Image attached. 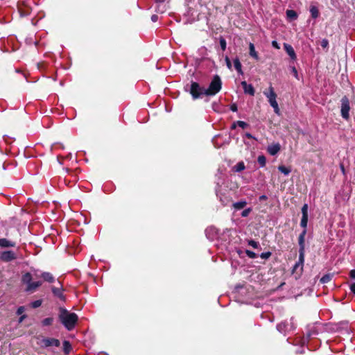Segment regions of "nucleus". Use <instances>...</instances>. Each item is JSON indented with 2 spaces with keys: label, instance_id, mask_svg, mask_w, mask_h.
Listing matches in <instances>:
<instances>
[{
  "label": "nucleus",
  "instance_id": "nucleus-1",
  "mask_svg": "<svg viewBox=\"0 0 355 355\" xmlns=\"http://www.w3.org/2000/svg\"><path fill=\"white\" fill-rule=\"evenodd\" d=\"M58 319L68 331H71L78 321V316L76 313H71L64 307H60Z\"/></svg>",
  "mask_w": 355,
  "mask_h": 355
},
{
  "label": "nucleus",
  "instance_id": "nucleus-2",
  "mask_svg": "<svg viewBox=\"0 0 355 355\" xmlns=\"http://www.w3.org/2000/svg\"><path fill=\"white\" fill-rule=\"evenodd\" d=\"M33 277L35 278H40V275H38L37 272H35L34 275H32L31 272H26L21 276V281L23 284L26 286L25 291L27 293H33L35 292L37 289L43 284V282L41 280L33 282L32 280Z\"/></svg>",
  "mask_w": 355,
  "mask_h": 355
},
{
  "label": "nucleus",
  "instance_id": "nucleus-3",
  "mask_svg": "<svg viewBox=\"0 0 355 355\" xmlns=\"http://www.w3.org/2000/svg\"><path fill=\"white\" fill-rule=\"evenodd\" d=\"M222 89V80L218 75L214 76L207 89H205V95L207 96H215Z\"/></svg>",
  "mask_w": 355,
  "mask_h": 355
},
{
  "label": "nucleus",
  "instance_id": "nucleus-4",
  "mask_svg": "<svg viewBox=\"0 0 355 355\" xmlns=\"http://www.w3.org/2000/svg\"><path fill=\"white\" fill-rule=\"evenodd\" d=\"M263 94L268 98L270 106L274 109V112L276 114H279V108L276 100L277 96L272 85H270L268 89L263 91Z\"/></svg>",
  "mask_w": 355,
  "mask_h": 355
},
{
  "label": "nucleus",
  "instance_id": "nucleus-5",
  "mask_svg": "<svg viewBox=\"0 0 355 355\" xmlns=\"http://www.w3.org/2000/svg\"><path fill=\"white\" fill-rule=\"evenodd\" d=\"M205 89L200 87L198 83L191 81L189 93L191 95L193 99L196 100L201 97L202 95H205Z\"/></svg>",
  "mask_w": 355,
  "mask_h": 355
},
{
  "label": "nucleus",
  "instance_id": "nucleus-6",
  "mask_svg": "<svg viewBox=\"0 0 355 355\" xmlns=\"http://www.w3.org/2000/svg\"><path fill=\"white\" fill-rule=\"evenodd\" d=\"M31 1H32V0H26L17 3L18 11L21 17H26L31 14L32 10L30 5Z\"/></svg>",
  "mask_w": 355,
  "mask_h": 355
},
{
  "label": "nucleus",
  "instance_id": "nucleus-7",
  "mask_svg": "<svg viewBox=\"0 0 355 355\" xmlns=\"http://www.w3.org/2000/svg\"><path fill=\"white\" fill-rule=\"evenodd\" d=\"M349 110H350V106H349V101L347 96H344L341 98V116L342 117L345 119L348 120L349 119Z\"/></svg>",
  "mask_w": 355,
  "mask_h": 355
},
{
  "label": "nucleus",
  "instance_id": "nucleus-8",
  "mask_svg": "<svg viewBox=\"0 0 355 355\" xmlns=\"http://www.w3.org/2000/svg\"><path fill=\"white\" fill-rule=\"evenodd\" d=\"M39 344L42 347L44 348H46L51 346L58 347L60 345V342L57 338L42 337Z\"/></svg>",
  "mask_w": 355,
  "mask_h": 355
},
{
  "label": "nucleus",
  "instance_id": "nucleus-9",
  "mask_svg": "<svg viewBox=\"0 0 355 355\" xmlns=\"http://www.w3.org/2000/svg\"><path fill=\"white\" fill-rule=\"evenodd\" d=\"M309 206L307 204H304L302 209V218L300 221V226L304 228V230H306L307 224H308V219H309Z\"/></svg>",
  "mask_w": 355,
  "mask_h": 355
},
{
  "label": "nucleus",
  "instance_id": "nucleus-10",
  "mask_svg": "<svg viewBox=\"0 0 355 355\" xmlns=\"http://www.w3.org/2000/svg\"><path fill=\"white\" fill-rule=\"evenodd\" d=\"M0 259L3 261L9 262L17 259L15 253L11 250H7L1 252Z\"/></svg>",
  "mask_w": 355,
  "mask_h": 355
},
{
  "label": "nucleus",
  "instance_id": "nucleus-11",
  "mask_svg": "<svg viewBox=\"0 0 355 355\" xmlns=\"http://www.w3.org/2000/svg\"><path fill=\"white\" fill-rule=\"evenodd\" d=\"M241 86L243 89L244 93L250 94V96H254L255 94V89L252 85L248 84L246 81L241 82Z\"/></svg>",
  "mask_w": 355,
  "mask_h": 355
},
{
  "label": "nucleus",
  "instance_id": "nucleus-12",
  "mask_svg": "<svg viewBox=\"0 0 355 355\" xmlns=\"http://www.w3.org/2000/svg\"><path fill=\"white\" fill-rule=\"evenodd\" d=\"M306 230H303L298 237L299 250L305 251V236Z\"/></svg>",
  "mask_w": 355,
  "mask_h": 355
},
{
  "label": "nucleus",
  "instance_id": "nucleus-13",
  "mask_svg": "<svg viewBox=\"0 0 355 355\" xmlns=\"http://www.w3.org/2000/svg\"><path fill=\"white\" fill-rule=\"evenodd\" d=\"M51 291L53 293V294L57 297L58 298H59L60 300L62 301H65V296L63 295V288H62V286L61 285V287L60 288H56L55 286H52L51 287Z\"/></svg>",
  "mask_w": 355,
  "mask_h": 355
},
{
  "label": "nucleus",
  "instance_id": "nucleus-14",
  "mask_svg": "<svg viewBox=\"0 0 355 355\" xmlns=\"http://www.w3.org/2000/svg\"><path fill=\"white\" fill-rule=\"evenodd\" d=\"M284 49L292 60H295L297 59V55L295 54L294 49L291 44L284 43Z\"/></svg>",
  "mask_w": 355,
  "mask_h": 355
},
{
  "label": "nucleus",
  "instance_id": "nucleus-15",
  "mask_svg": "<svg viewBox=\"0 0 355 355\" xmlns=\"http://www.w3.org/2000/svg\"><path fill=\"white\" fill-rule=\"evenodd\" d=\"M40 278H42L44 282L53 283L55 281L54 276L49 272H43L40 274Z\"/></svg>",
  "mask_w": 355,
  "mask_h": 355
},
{
  "label": "nucleus",
  "instance_id": "nucleus-16",
  "mask_svg": "<svg viewBox=\"0 0 355 355\" xmlns=\"http://www.w3.org/2000/svg\"><path fill=\"white\" fill-rule=\"evenodd\" d=\"M280 144L279 143H277L271 146H269L268 148V152L271 155H275L280 150Z\"/></svg>",
  "mask_w": 355,
  "mask_h": 355
},
{
  "label": "nucleus",
  "instance_id": "nucleus-17",
  "mask_svg": "<svg viewBox=\"0 0 355 355\" xmlns=\"http://www.w3.org/2000/svg\"><path fill=\"white\" fill-rule=\"evenodd\" d=\"M16 245L15 242L9 241L5 238L0 239V247L1 248H11Z\"/></svg>",
  "mask_w": 355,
  "mask_h": 355
},
{
  "label": "nucleus",
  "instance_id": "nucleus-18",
  "mask_svg": "<svg viewBox=\"0 0 355 355\" xmlns=\"http://www.w3.org/2000/svg\"><path fill=\"white\" fill-rule=\"evenodd\" d=\"M233 62H234V68L236 70V71L238 72V73L240 75H243V71L242 70V64L239 60V58H236L235 59H234Z\"/></svg>",
  "mask_w": 355,
  "mask_h": 355
},
{
  "label": "nucleus",
  "instance_id": "nucleus-19",
  "mask_svg": "<svg viewBox=\"0 0 355 355\" xmlns=\"http://www.w3.org/2000/svg\"><path fill=\"white\" fill-rule=\"evenodd\" d=\"M305 251L299 250V259L296 263L300 266V271L303 270V266L304 263Z\"/></svg>",
  "mask_w": 355,
  "mask_h": 355
},
{
  "label": "nucleus",
  "instance_id": "nucleus-20",
  "mask_svg": "<svg viewBox=\"0 0 355 355\" xmlns=\"http://www.w3.org/2000/svg\"><path fill=\"white\" fill-rule=\"evenodd\" d=\"M305 251L299 250V259L296 263L300 266V271L303 270V266L304 263Z\"/></svg>",
  "mask_w": 355,
  "mask_h": 355
},
{
  "label": "nucleus",
  "instance_id": "nucleus-21",
  "mask_svg": "<svg viewBox=\"0 0 355 355\" xmlns=\"http://www.w3.org/2000/svg\"><path fill=\"white\" fill-rule=\"evenodd\" d=\"M63 352L64 354L68 355L71 351L72 350V347L69 341L64 340L63 341Z\"/></svg>",
  "mask_w": 355,
  "mask_h": 355
},
{
  "label": "nucleus",
  "instance_id": "nucleus-22",
  "mask_svg": "<svg viewBox=\"0 0 355 355\" xmlns=\"http://www.w3.org/2000/svg\"><path fill=\"white\" fill-rule=\"evenodd\" d=\"M288 324L286 322H282L277 325V329L281 333H286L288 331Z\"/></svg>",
  "mask_w": 355,
  "mask_h": 355
},
{
  "label": "nucleus",
  "instance_id": "nucleus-23",
  "mask_svg": "<svg viewBox=\"0 0 355 355\" xmlns=\"http://www.w3.org/2000/svg\"><path fill=\"white\" fill-rule=\"evenodd\" d=\"M310 13L311 15V17L313 19H317L320 15V12L317 6H310Z\"/></svg>",
  "mask_w": 355,
  "mask_h": 355
},
{
  "label": "nucleus",
  "instance_id": "nucleus-24",
  "mask_svg": "<svg viewBox=\"0 0 355 355\" xmlns=\"http://www.w3.org/2000/svg\"><path fill=\"white\" fill-rule=\"evenodd\" d=\"M286 14L290 20H296L298 17L297 13L294 10H287Z\"/></svg>",
  "mask_w": 355,
  "mask_h": 355
},
{
  "label": "nucleus",
  "instance_id": "nucleus-25",
  "mask_svg": "<svg viewBox=\"0 0 355 355\" xmlns=\"http://www.w3.org/2000/svg\"><path fill=\"white\" fill-rule=\"evenodd\" d=\"M249 53L250 55L252 58H254L255 60H259V56L257 52L255 51L254 46L252 43H250L249 45Z\"/></svg>",
  "mask_w": 355,
  "mask_h": 355
},
{
  "label": "nucleus",
  "instance_id": "nucleus-26",
  "mask_svg": "<svg viewBox=\"0 0 355 355\" xmlns=\"http://www.w3.org/2000/svg\"><path fill=\"white\" fill-rule=\"evenodd\" d=\"M54 318L53 317L46 318L42 320V324L44 327L51 326L53 324Z\"/></svg>",
  "mask_w": 355,
  "mask_h": 355
},
{
  "label": "nucleus",
  "instance_id": "nucleus-27",
  "mask_svg": "<svg viewBox=\"0 0 355 355\" xmlns=\"http://www.w3.org/2000/svg\"><path fill=\"white\" fill-rule=\"evenodd\" d=\"M245 166L243 162H238L234 167L233 169L236 172H241L245 169Z\"/></svg>",
  "mask_w": 355,
  "mask_h": 355
},
{
  "label": "nucleus",
  "instance_id": "nucleus-28",
  "mask_svg": "<svg viewBox=\"0 0 355 355\" xmlns=\"http://www.w3.org/2000/svg\"><path fill=\"white\" fill-rule=\"evenodd\" d=\"M246 205H247L246 201L241 200V201H239V202H234L233 204V207L236 209L239 210V209H241L244 208L246 206Z\"/></svg>",
  "mask_w": 355,
  "mask_h": 355
},
{
  "label": "nucleus",
  "instance_id": "nucleus-29",
  "mask_svg": "<svg viewBox=\"0 0 355 355\" xmlns=\"http://www.w3.org/2000/svg\"><path fill=\"white\" fill-rule=\"evenodd\" d=\"M278 170L284 173L285 175H288L291 172V169L290 167H286L284 165H279L278 166Z\"/></svg>",
  "mask_w": 355,
  "mask_h": 355
},
{
  "label": "nucleus",
  "instance_id": "nucleus-30",
  "mask_svg": "<svg viewBox=\"0 0 355 355\" xmlns=\"http://www.w3.org/2000/svg\"><path fill=\"white\" fill-rule=\"evenodd\" d=\"M332 277H333V275H331V274H326V275H323V276L321 277V279H320V282L322 284H326V283H328V282H329L331 280Z\"/></svg>",
  "mask_w": 355,
  "mask_h": 355
},
{
  "label": "nucleus",
  "instance_id": "nucleus-31",
  "mask_svg": "<svg viewBox=\"0 0 355 355\" xmlns=\"http://www.w3.org/2000/svg\"><path fill=\"white\" fill-rule=\"evenodd\" d=\"M257 162L261 167H264L266 164V158L263 155H259Z\"/></svg>",
  "mask_w": 355,
  "mask_h": 355
},
{
  "label": "nucleus",
  "instance_id": "nucleus-32",
  "mask_svg": "<svg viewBox=\"0 0 355 355\" xmlns=\"http://www.w3.org/2000/svg\"><path fill=\"white\" fill-rule=\"evenodd\" d=\"M42 304V300H35L34 302H32L31 304H30V306L33 309H37L38 307H40Z\"/></svg>",
  "mask_w": 355,
  "mask_h": 355
},
{
  "label": "nucleus",
  "instance_id": "nucleus-33",
  "mask_svg": "<svg viewBox=\"0 0 355 355\" xmlns=\"http://www.w3.org/2000/svg\"><path fill=\"white\" fill-rule=\"evenodd\" d=\"M219 42H220L221 49L223 51H225L226 49V46H227V42H226L225 39L223 37H220Z\"/></svg>",
  "mask_w": 355,
  "mask_h": 355
},
{
  "label": "nucleus",
  "instance_id": "nucleus-34",
  "mask_svg": "<svg viewBox=\"0 0 355 355\" xmlns=\"http://www.w3.org/2000/svg\"><path fill=\"white\" fill-rule=\"evenodd\" d=\"M245 254H247V256L249 258H251V259H255L257 257V254L251 250H245Z\"/></svg>",
  "mask_w": 355,
  "mask_h": 355
},
{
  "label": "nucleus",
  "instance_id": "nucleus-35",
  "mask_svg": "<svg viewBox=\"0 0 355 355\" xmlns=\"http://www.w3.org/2000/svg\"><path fill=\"white\" fill-rule=\"evenodd\" d=\"M236 123L238 126L243 129L246 128L249 125L246 122L243 121H236Z\"/></svg>",
  "mask_w": 355,
  "mask_h": 355
},
{
  "label": "nucleus",
  "instance_id": "nucleus-36",
  "mask_svg": "<svg viewBox=\"0 0 355 355\" xmlns=\"http://www.w3.org/2000/svg\"><path fill=\"white\" fill-rule=\"evenodd\" d=\"M248 243L249 245L252 246L253 248H258V247L259 245V243L254 240H249L248 241Z\"/></svg>",
  "mask_w": 355,
  "mask_h": 355
},
{
  "label": "nucleus",
  "instance_id": "nucleus-37",
  "mask_svg": "<svg viewBox=\"0 0 355 355\" xmlns=\"http://www.w3.org/2000/svg\"><path fill=\"white\" fill-rule=\"evenodd\" d=\"M272 253L270 252H263L260 254V257L263 259H268L270 257Z\"/></svg>",
  "mask_w": 355,
  "mask_h": 355
},
{
  "label": "nucleus",
  "instance_id": "nucleus-38",
  "mask_svg": "<svg viewBox=\"0 0 355 355\" xmlns=\"http://www.w3.org/2000/svg\"><path fill=\"white\" fill-rule=\"evenodd\" d=\"M320 45L323 49H328L329 47V41L327 39H323L320 42Z\"/></svg>",
  "mask_w": 355,
  "mask_h": 355
},
{
  "label": "nucleus",
  "instance_id": "nucleus-39",
  "mask_svg": "<svg viewBox=\"0 0 355 355\" xmlns=\"http://www.w3.org/2000/svg\"><path fill=\"white\" fill-rule=\"evenodd\" d=\"M252 209L251 208H248V209H244L242 212H241V216L242 217H247L250 213L251 212Z\"/></svg>",
  "mask_w": 355,
  "mask_h": 355
},
{
  "label": "nucleus",
  "instance_id": "nucleus-40",
  "mask_svg": "<svg viewBox=\"0 0 355 355\" xmlns=\"http://www.w3.org/2000/svg\"><path fill=\"white\" fill-rule=\"evenodd\" d=\"M291 72L293 74V76H295V78L297 80H299V76H298V73H297V69L295 68V67H291Z\"/></svg>",
  "mask_w": 355,
  "mask_h": 355
},
{
  "label": "nucleus",
  "instance_id": "nucleus-41",
  "mask_svg": "<svg viewBox=\"0 0 355 355\" xmlns=\"http://www.w3.org/2000/svg\"><path fill=\"white\" fill-rule=\"evenodd\" d=\"M225 60L226 65H227V68L229 69H232V62H231L230 59L227 56H226L225 58Z\"/></svg>",
  "mask_w": 355,
  "mask_h": 355
},
{
  "label": "nucleus",
  "instance_id": "nucleus-42",
  "mask_svg": "<svg viewBox=\"0 0 355 355\" xmlns=\"http://www.w3.org/2000/svg\"><path fill=\"white\" fill-rule=\"evenodd\" d=\"M25 311V307L24 306H21L18 307L17 310V315H22V313Z\"/></svg>",
  "mask_w": 355,
  "mask_h": 355
},
{
  "label": "nucleus",
  "instance_id": "nucleus-43",
  "mask_svg": "<svg viewBox=\"0 0 355 355\" xmlns=\"http://www.w3.org/2000/svg\"><path fill=\"white\" fill-rule=\"evenodd\" d=\"M238 110V107H237V105L236 103H232L231 105H230V110L232 111V112H236Z\"/></svg>",
  "mask_w": 355,
  "mask_h": 355
},
{
  "label": "nucleus",
  "instance_id": "nucleus-44",
  "mask_svg": "<svg viewBox=\"0 0 355 355\" xmlns=\"http://www.w3.org/2000/svg\"><path fill=\"white\" fill-rule=\"evenodd\" d=\"M272 46L274 48L277 49H280L279 43L277 41H275V40L272 42Z\"/></svg>",
  "mask_w": 355,
  "mask_h": 355
},
{
  "label": "nucleus",
  "instance_id": "nucleus-45",
  "mask_svg": "<svg viewBox=\"0 0 355 355\" xmlns=\"http://www.w3.org/2000/svg\"><path fill=\"white\" fill-rule=\"evenodd\" d=\"M245 136L247 138L250 139H256V138H255L254 136H252V134H250V132H246V133L245 134Z\"/></svg>",
  "mask_w": 355,
  "mask_h": 355
},
{
  "label": "nucleus",
  "instance_id": "nucleus-46",
  "mask_svg": "<svg viewBox=\"0 0 355 355\" xmlns=\"http://www.w3.org/2000/svg\"><path fill=\"white\" fill-rule=\"evenodd\" d=\"M349 277L352 279H355V269H353L349 272Z\"/></svg>",
  "mask_w": 355,
  "mask_h": 355
},
{
  "label": "nucleus",
  "instance_id": "nucleus-47",
  "mask_svg": "<svg viewBox=\"0 0 355 355\" xmlns=\"http://www.w3.org/2000/svg\"><path fill=\"white\" fill-rule=\"evenodd\" d=\"M267 199H268V197L266 195H262V196H259V200L261 202L266 200Z\"/></svg>",
  "mask_w": 355,
  "mask_h": 355
},
{
  "label": "nucleus",
  "instance_id": "nucleus-48",
  "mask_svg": "<svg viewBox=\"0 0 355 355\" xmlns=\"http://www.w3.org/2000/svg\"><path fill=\"white\" fill-rule=\"evenodd\" d=\"M27 315H21L19 318V322L21 323L24 321V320L25 318H26Z\"/></svg>",
  "mask_w": 355,
  "mask_h": 355
},
{
  "label": "nucleus",
  "instance_id": "nucleus-49",
  "mask_svg": "<svg viewBox=\"0 0 355 355\" xmlns=\"http://www.w3.org/2000/svg\"><path fill=\"white\" fill-rule=\"evenodd\" d=\"M151 20L154 22L157 21L158 20V16L156 15H153L151 16Z\"/></svg>",
  "mask_w": 355,
  "mask_h": 355
},
{
  "label": "nucleus",
  "instance_id": "nucleus-50",
  "mask_svg": "<svg viewBox=\"0 0 355 355\" xmlns=\"http://www.w3.org/2000/svg\"><path fill=\"white\" fill-rule=\"evenodd\" d=\"M350 290L354 294H355V283L351 284Z\"/></svg>",
  "mask_w": 355,
  "mask_h": 355
},
{
  "label": "nucleus",
  "instance_id": "nucleus-51",
  "mask_svg": "<svg viewBox=\"0 0 355 355\" xmlns=\"http://www.w3.org/2000/svg\"><path fill=\"white\" fill-rule=\"evenodd\" d=\"M300 267L297 263H295V264L293 266V272H294L295 271L297 270V269Z\"/></svg>",
  "mask_w": 355,
  "mask_h": 355
},
{
  "label": "nucleus",
  "instance_id": "nucleus-52",
  "mask_svg": "<svg viewBox=\"0 0 355 355\" xmlns=\"http://www.w3.org/2000/svg\"><path fill=\"white\" fill-rule=\"evenodd\" d=\"M236 126H237L236 121H234V122L232 124V125H231V129H232V130H234V129H235V128H236Z\"/></svg>",
  "mask_w": 355,
  "mask_h": 355
},
{
  "label": "nucleus",
  "instance_id": "nucleus-53",
  "mask_svg": "<svg viewBox=\"0 0 355 355\" xmlns=\"http://www.w3.org/2000/svg\"><path fill=\"white\" fill-rule=\"evenodd\" d=\"M44 64V62L38 63L37 64L38 68L41 69L42 67H43Z\"/></svg>",
  "mask_w": 355,
  "mask_h": 355
},
{
  "label": "nucleus",
  "instance_id": "nucleus-54",
  "mask_svg": "<svg viewBox=\"0 0 355 355\" xmlns=\"http://www.w3.org/2000/svg\"><path fill=\"white\" fill-rule=\"evenodd\" d=\"M165 0H155L156 3H163Z\"/></svg>",
  "mask_w": 355,
  "mask_h": 355
},
{
  "label": "nucleus",
  "instance_id": "nucleus-55",
  "mask_svg": "<svg viewBox=\"0 0 355 355\" xmlns=\"http://www.w3.org/2000/svg\"><path fill=\"white\" fill-rule=\"evenodd\" d=\"M341 170L343 171V172L345 171V168H344V166L343 165H341Z\"/></svg>",
  "mask_w": 355,
  "mask_h": 355
}]
</instances>
